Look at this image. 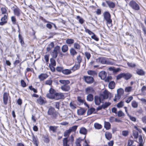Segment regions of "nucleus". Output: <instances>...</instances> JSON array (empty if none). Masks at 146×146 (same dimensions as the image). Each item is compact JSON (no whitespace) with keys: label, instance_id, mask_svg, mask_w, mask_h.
<instances>
[{"label":"nucleus","instance_id":"nucleus-29","mask_svg":"<svg viewBox=\"0 0 146 146\" xmlns=\"http://www.w3.org/2000/svg\"><path fill=\"white\" fill-rule=\"evenodd\" d=\"M77 100L80 104H83L84 103L85 105L87 104L85 100L84 99H82V98L80 96L78 97Z\"/></svg>","mask_w":146,"mask_h":146},{"label":"nucleus","instance_id":"nucleus-26","mask_svg":"<svg viewBox=\"0 0 146 146\" xmlns=\"http://www.w3.org/2000/svg\"><path fill=\"white\" fill-rule=\"evenodd\" d=\"M115 83L113 81L110 82L108 84L109 88L111 89H112L114 88L115 86Z\"/></svg>","mask_w":146,"mask_h":146},{"label":"nucleus","instance_id":"nucleus-20","mask_svg":"<svg viewBox=\"0 0 146 146\" xmlns=\"http://www.w3.org/2000/svg\"><path fill=\"white\" fill-rule=\"evenodd\" d=\"M105 136L107 140L110 141L112 138V135L109 132H106L105 133Z\"/></svg>","mask_w":146,"mask_h":146},{"label":"nucleus","instance_id":"nucleus-32","mask_svg":"<svg viewBox=\"0 0 146 146\" xmlns=\"http://www.w3.org/2000/svg\"><path fill=\"white\" fill-rule=\"evenodd\" d=\"M93 96L91 94H89L87 96V100L88 101H92L93 100Z\"/></svg>","mask_w":146,"mask_h":146},{"label":"nucleus","instance_id":"nucleus-33","mask_svg":"<svg viewBox=\"0 0 146 146\" xmlns=\"http://www.w3.org/2000/svg\"><path fill=\"white\" fill-rule=\"evenodd\" d=\"M132 107L134 108H137L138 106V104L137 102L135 100L132 101L131 103Z\"/></svg>","mask_w":146,"mask_h":146},{"label":"nucleus","instance_id":"nucleus-49","mask_svg":"<svg viewBox=\"0 0 146 146\" xmlns=\"http://www.w3.org/2000/svg\"><path fill=\"white\" fill-rule=\"evenodd\" d=\"M138 133L136 131H133V135L135 139H137L138 136Z\"/></svg>","mask_w":146,"mask_h":146},{"label":"nucleus","instance_id":"nucleus-64","mask_svg":"<svg viewBox=\"0 0 146 146\" xmlns=\"http://www.w3.org/2000/svg\"><path fill=\"white\" fill-rule=\"evenodd\" d=\"M108 144V146H113L114 144V141L113 140L110 141Z\"/></svg>","mask_w":146,"mask_h":146},{"label":"nucleus","instance_id":"nucleus-21","mask_svg":"<svg viewBox=\"0 0 146 146\" xmlns=\"http://www.w3.org/2000/svg\"><path fill=\"white\" fill-rule=\"evenodd\" d=\"M100 95L102 96L104 100L107 99L109 96L108 92L107 90H105L103 92V94H100Z\"/></svg>","mask_w":146,"mask_h":146},{"label":"nucleus","instance_id":"nucleus-52","mask_svg":"<svg viewBox=\"0 0 146 146\" xmlns=\"http://www.w3.org/2000/svg\"><path fill=\"white\" fill-rule=\"evenodd\" d=\"M50 65L53 66H55L56 63L55 60L53 58H51L50 59Z\"/></svg>","mask_w":146,"mask_h":146},{"label":"nucleus","instance_id":"nucleus-22","mask_svg":"<svg viewBox=\"0 0 146 146\" xmlns=\"http://www.w3.org/2000/svg\"><path fill=\"white\" fill-rule=\"evenodd\" d=\"M86 112V110L83 108H81L78 110H77V113L79 115H83Z\"/></svg>","mask_w":146,"mask_h":146},{"label":"nucleus","instance_id":"nucleus-11","mask_svg":"<svg viewBox=\"0 0 146 146\" xmlns=\"http://www.w3.org/2000/svg\"><path fill=\"white\" fill-rule=\"evenodd\" d=\"M37 102L39 104L41 105L44 104L46 102L45 99L41 96L37 100Z\"/></svg>","mask_w":146,"mask_h":146},{"label":"nucleus","instance_id":"nucleus-56","mask_svg":"<svg viewBox=\"0 0 146 146\" xmlns=\"http://www.w3.org/2000/svg\"><path fill=\"white\" fill-rule=\"evenodd\" d=\"M72 73L71 70L68 69H64V74L68 75Z\"/></svg>","mask_w":146,"mask_h":146},{"label":"nucleus","instance_id":"nucleus-60","mask_svg":"<svg viewBox=\"0 0 146 146\" xmlns=\"http://www.w3.org/2000/svg\"><path fill=\"white\" fill-rule=\"evenodd\" d=\"M123 74L124 73H122L117 75L116 77L117 79L119 80L122 78H123Z\"/></svg>","mask_w":146,"mask_h":146},{"label":"nucleus","instance_id":"nucleus-13","mask_svg":"<svg viewBox=\"0 0 146 146\" xmlns=\"http://www.w3.org/2000/svg\"><path fill=\"white\" fill-rule=\"evenodd\" d=\"M99 76L102 79L104 80L106 78L107 73L105 71H102L99 73Z\"/></svg>","mask_w":146,"mask_h":146},{"label":"nucleus","instance_id":"nucleus-16","mask_svg":"<svg viewBox=\"0 0 146 146\" xmlns=\"http://www.w3.org/2000/svg\"><path fill=\"white\" fill-rule=\"evenodd\" d=\"M15 15L17 17H19L21 14V10L18 7L15 8L13 10Z\"/></svg>","mask_w":146,"mask_h":146},{"label":"nucleus","instance_id":"nucleus-19","mask_svg":"<svg viewBox=\"0 0 146 146\" xmlns=\"http://www.w3.org/2000/svg\"><path fill=\"white\" fill-rule=\"evenodd\" d=\"M106 2L110 8H113L115 7V5L113 2L110 1H106Z\"/></svg>","mask_w":146,"mask_h":146},{"label":"nucleus","instance_id":"nucleus-25","mask_svg":"<svg viewBox=\"0 0 146 146\" xmlns=\"http://www.w3.org/2000/svg\"><path fill=\"white\" fill-rule=\"evenodd\" d=\"M132 75L131 74L127 73H124L123 74V78L126 80H128L131 78L132 77Z\"/></svg>","mask_w":146,"mask_h":146},{"label":"nucleus","instance_id":"nucleus-48","mask_svg":"<svg viewBox=\"0 0 146 146\" xmlns=\"http://www.w3.org/2000/svg\"><path fill=\"white\" fill-rule=\"evenodd\" d=\"M124 92V91L121 88H119L117 90V93L120 94V95H123V94Z\"/></svg>","mask_w":146,"mask_h":146},{"label":"nucleus","instance_id":"nucleus-28","mask_svg":"<svg viewBox=\"0 0 146 146\" xmlns=\"http://www.w3.org/2000/svg\"><path fill=\"white\" fill-rule=\"evenodd\" d=\"M80 133L83 135H86L87 133V129L84 127H82L80 129Z\"/></svg>","mask_w":146,"mask_h":146},{"label":"nucleus","instance_id":"nucleus-6","mask_svg":"<svg viewBox=\"0 0 146 146\" xmlns=\"http://www.w3.org/2000/svg\"><path fill=\"white\" fill-rule=\"evenodd\" d=\"M103 98L102 96L96 95L94 97V102L96 105H99L101 103L103 102L104 101Z\"/></svg>","mask_w":146,"mask_h":146},{"label":"nucleus","instance_id":"nucleus-10","mask_svg":"<svg viewBox=\"0 0 146 146\" xmlns=\"http://www.w3.org/2000/svg\"><path fill=\"white\" fill-rule=\"evenodd\" d=\"M64 96V95L63 93H56L55 94V96L52 99L55 100H58L61 99Z\"/></svg>","mask_w":146,"mask_h":146},{"label":"nucleus","instance_id":"nucleus-45","mask_svg":"<svg viewBox=\"0 0 146 146\" xmlns=\"http://www.w3.org/2000/svg\"><path fill=\"white\" fill-rule=\"evenodd\" d=\"M133 99V97L131 96H130L126 99L125 102L127 103H129Z\"/></svg>","mask_w":146,"mask_h":146},{"label":"nucleus","instance_id":"nucleus-2","mask_svg":"<svg viewBox=\"0 0 146 146\" xmlns=\"http://www.w3.org/2000/svg\"><path fill=\"white\" fill-rule=\"evenodd\" d=\"M104 19L106 21L107 25H110L111 26L112 25V20L111 19V15L110 13L108 11H105L104 13Z\"/></svg>","mask_w":146,"mask_h":146},{"label":"nucleus","instance_id":"nucleus-14","mask_svg":"<svg viewBox=\"0 0 146 146\" xmlns=\"http://www.w3.org/2000/svg\"><path fill=\"white\" fill-rule=\"evenodd\" d=\"M8 94L7 92H5L3 95V101L4 104L6 105L8 102Z\"/></svg>","mask_w":146,"mask_h":146},{"label":"nucleus","instance_id":"nucleus-34","mask_svg":"<svg viewBox=\"0 0 146 146\" xmlns=\"http://www.w3.org/2000/svg\"><path fill=\"white\" fill-rule=\"evenodd\" d=\"M70 52L72 56H74L77 54V52L76 50L72 48L70 49Z\"/></svg>","mask_w":146,"mask_h":146},{"label":"nucleus","instance_id":"nucleus-5","mask_svg":"<svg viewBox=\"0 0 146 146\" xmlns=\"http://www.w3.org/2000/svg\"><path fill=\"white\" fill-rule=\"evenodd\" d=\"M48 114L50 115L51 117L53 118H56L58 115V113L55 110L54 108L52 107L48 109Z\"/></svg>","mask_w":146,"mask_h":146},{"label":"nucleus","instance_id":"nucleus-30","mask_svg":"<svg viewBox=\"0 0 146 146\" xmlns=\"http://www.w3.org/2000/svg\"><path fill=\"white\" fill-rule=\"evenodd\" d=\"M32 139L33 140V142L34 144L36 146H38L37 138L33 134L32 135Z\"/></svg>","mask_w":146,"mask_h":146},{"label":"nucleus","instance_id":"nucleus-36","mask_svg":"<svg viewBox=\"0 0 146 146\" xmlns=\"http://www.w3.org/2000/svg\"><path fill=\"white\" fill-rule=\"evenodd\" d=\"M76 19H77L79 20V22L81 24H83L84 22V19L82 18H81L79 16H77L76 17Z\"/></svg>","mask_w":146,"mask_h":146},{"label":"nucleus","instance_id":"nucleus-15","mask_svg":"<svg viewBox=\"0 0 146 146\" xmlns=\"http://www.w3.org/2000/svg\"><path fill=\"white\" fill-rule=\"evenodd\" d=\"M137 138H138V141H137L136 142L139 143L137 146H143L144 142L143 141L142 135H139Z\"/></svg>","mask_w":146,"mask_h":146},{"label":"nucleus","instance_id":"nucleus-18","mask_svg":"<svg viewBox=\"0 0 146 146\" xmlns=\"http://www.w3.org/2000/svg\"><path fill=\"white\" fill-rule=\"evenodd\" d=\"M87 73L89 75L92 76L93 77L97 75V73L96 72L93 70H88L87 71Z\"/></svg>","mask_w":146,"mask_h":146},{"label":"nucleus","instance_id":"nucleus-3","mask_svg":"<svg viewBox=\"0 0 146 146\" xmlns=\"http://www.w3.org/2000/svg\"><path fill=\"white\" fill-rule=\"evenodd\" d=\"M82 79L86 83L88 84H91L94 81V78L92 76H84Z\"/></svg>","mask_w":146,"mask_h":146},{"label":"nucleus","instance_id":"nucleus-39","mask_svg":"<svg viewBox=\"0 0 146 146\" xmlns=\"http://www.w3.org/2000/svg\"><path fill=\"white\" fill-rule=\"evenodd\" d=\"M124 105V102L121 101L117 104V106L118 108H122Z\"/></svg>","mask_w":146,"mask_h":146},{"label":"nucleus","instance_id":"nucleus-42","mask_svg":"<svg viewBox=\"0 0 146 146\" xmlns=\"http://www.w3.org/2000/svg\"><path fill=\"white\" fill-rule=\"evenodd\" d=\"M111 103L110 102H106L104 104H102L103 109H105L107 108L108 106L110 105Z\"/></svg>","mask_w":146,"mask_h":146},{"label":"nucleus","instance_id":"nucleus-27","mask_svg":"<svg viewBox=\"0 0 146 146\" xmlns=\"http://www.w3.org/2000/svg\"><path fill=\"white\" fill-rule=\"evenodd\" d=\"M80 64H76L72 68L71 70L73 71H74L76 70H78L80 67Z\"/></svg>","mask_w":146,"mask_h":146},{"label":"nucleus","instance_id":"nucleus-12","mask_svg":"<svg viewBox=\"0 0 146 146\" xmlns=\"http://www.w3.org/2000/svg\"><path fill=\"white\" fill-rule=\"evenodd\" d=\"M48 75L46 74L42 73L38 76V78L40 81H42L46 79Z\"/></svg>","mask_w":146,"mask_h":146},{"label":"nucleus","instance_id":"nucleus-62","mask_svg":"<svg viewBox=\"0 0 146 146\" xmlns=\"http://www.w3.org/2000/svg\"><path fill=\"white\" fill-rule=\"evenodd\" d=\"M122 134L125 137L127 136L128 134V131L126 130L123 131H122Z\"/></svg>","mask_w":146,"mask_h":146},{"label":"nucleus","instance_id":"nucleus-55","mask_svg":"<svg viewBox=\"0 0 146 146\" xmlns=\"http://www.w3.org/2000/svg\"><path fill=\"white\" fill-rule=\"evenodd\" d=\"M91 38L94 40L96 41H98L99 40V38H98L95 34L94 33V34L93 35L91 36Z\"/></svg>","mask_w":146,"mask_h":146},{"label":"nucleus","instance_id":"nucleus-43","mask_svg":"<svg viewBox=\"0 0 146 146\" xmlns=\"http://www.w3.org/2000/svg\"><path fill=\"white\" fill-rule=\"evenodd\" d=\"M95 128L97 129H100L102 128V126L101 125L97 123H95L94 124Z\"/></svg>","mask_w":146,"mask_h":146},{"label":"nucleus","instance_id":"nucleus-51","mask_svg":"<svg viewBox=\"0 0 146 146\" xmlns=\"http://www.w3.org/2000/svg\"><path fill=\"white\" fill-rule=\"evenodd\" d=\"M121 98V95L117 93L115 94L114 98L113 99L114 101H116L117 100H119Z\"/></svg>","mask_w":146,"mask_h":146},{"label":"nucleus","instance_id":"nucleus-40","mask_svg":"<svg viewBox=\"0 0 146 146\" xmlns=\"http://www.w3.org/2000/svg\"><path fill=\"white\" fill-rule=\"evenodd\" d=\"M97 62H96V61H92L90 62V64L91 66H93L94 68H97L98 67L99 65H95L96 63Z\"/></svg>","mask_w":146,"mask_h":146},{"label":"nucleus","instance_id":"nucleus-4","mask_svg":"<svg viewBox=\"0 0 146 146\" xmlns=\"http://www.w3.org/2000/svg\"><path fill=\"white\" fill-rule=\"evenodd\" d=\"M129 5L130 7L134 10L138 11L140 10V8L139 5L133 0L131 1Z\"/></svg>","mask_w":146,"mask_h":146},{"label":"nucleus","instance_id":"nucleus-53","mask_svg":"<svg viewBox=\"0 0 146 146\" xmlns=\"http://www.w3.org/2000/svg\"><path fill=\"white\" fill-rule=\"evenodd\" d=\"M134 143V141L133 140L129 139L128 141L127 146H131Z\"/></svg>","mask_w":146,"mask_h":146},{"label":"nucleus","instance_id":"nucleus-59","mask_svg":"<svg viewBox=\"0 0 146 146\" xmlns=\"http://www.w3.org/2000/svg\"><path fill=\"white\" fill-rule=\"evenodd\" d=\"M77 60L78 61L77 63L80 64V63L82 61V59L80 55L78 56L77 57Z\"/></svg>","mask_w":146,"mask_h":146},{"label":"nucleus","instance_id":"nucleus-17","mask_svg":"<svg viewBox=\"0 0 146 146\" xmlns=\"http://www.w3.org/2000/svg\"><path fill=\"white\" fill-rule=\"evenodd\" d=\"M136 74L139 75L143 76L145 74V72L141 69H137L136 70Z\"/></svg>","mask_w":146,"mask_h":146},{"label":"nucleus","instance_id":"nucleus-46","mask_svg":"<svg viewBox=\"0 0 146 146\" xmlns=\"http://www.w3.org/2000/svg\"><path fill=\"white\" fill-rule=\"evenodd\" d=\"M74 47L76 49L80 50V44L77 43H74Z\"/></svg>","mask_w":146,"mask_h":146},{"label":"nucleus","instance_id":"nucleus-61","mask_svg":"<svg viewBox=\"0 0 146 146\" xmlns=\"http://www.w3.org/2000/svg\"><path fill=\"white\" fill-rule=\"evenodd\" d=\"M1 11L2 14H5L6 13L7 10L5 7H3L1 8Z\"/></svg>","mask_w":146,"mask_h":146},{"label":"nucleus","instance_id":"nucleus-35","mask_svg":"<svg viewBox=\"0 0 146 146\" xmlns=\"http://www.w3.org/2000/svg\"><path fill=\"white\" fill-rule=\"evenodd\" d=\"M66 42L67 44L71 45L74 43V40L72 39H68L66 40Z\"/></svg>","mask_w":146,"mask_h":146},{"label":"nucleus","instance_id":"nucleus-31","mask_svg":"<svg viewBox=\"0 0 146 146\" xmlns=\"http://www.w3.org/2000/svg\"><path fill=\"white\" fill-rule=\"evenodd\" d=\"M86 92L87 93H93L94 92V89L92 87H89L87 88L86 90Z\"/></svg>","mask_w":146,"mask_h":146},{"label":"nucleus","instance_id":"nucleus-38","mask_svg":"<svg viewBox=\"0 0 146 146\" xmlns=\"http://www.w3.org/2000/svg\"><path fill=\"white\" fill-rule=\"evenodd\" d=\"M57 127L54 126H50L49 127V130L52 131L54 133H55L56 132V130Z\"/></svg>","mask_w":146,"mask_h":146},{"label":"nucleus","instance_id":"nucleus-41","mask_svg":"<svg viewBox=\"0 0 146 146\" xmlns=\"http://www.w3.org/2000/svg\"><path fill=\"white\" fill-rule=\"evenodd\" d=\"M70 106L72 109H75L77 107L76 105L74 103V102H71L70 104Z\"/></svg>","mask_w":146,"mask_h":146},{"label":"nucleus","instance_id":"nucleus-54","mask_svg":"<svg viewBox=\"0 0 146 146\" xmlns=\"http://www.w3.org/2000/svg\"><path fill=\"white\" fill-rule=\"evenodd\" d=\"M132 90V87L129 86L126 87L125 88V90L126 92H130Z\"/></svg>","mask_w":146,"mask_h":146},{"label":"nucleus","instance_id":"nucleus-7","mask_svg":"<svg viewBox=\"0 0 146 146\" xmlns=\"http://www.w3.org/2000/svg\"><path fill=\"white\" fill-rule=\"evenodd\" d=\"M56 93L55 90L52 88H50L49 90V93L46 94V97L49 99H52Z\"/></svg>","mask_w":146,"mask_h":146},{"label":"nucleus","instance_id":"nucleus-50","mask_svg":"<svg viewBox=\"0 0 146 146\" xmlns=\"http://www.w3.org/2000/svg\"><path fill=\"white\" fill-rule=\"evenodd\" d=\"M85 54L87 59L89 60L91 57V55L90 53L88 52H85Z\"/></svg>","mask_w":146,"mask_h":146},{"label":"nucleus","instance_id":"nucleus-1","mask_svg":"<svg viewBox=\"0 0 146 146\" xmlns=\"http://www.w3.org/2000/svg\"><path fill=\"white\" fill-rule=\"evenodd\" d=\"M78 126L74 125L69 128L64 132V146H70L72 145L74 141V137L73 135L70 136L72 132H75Z\"/></svg>","mask_w":146,"mask_h":146},{"label":"nucleus","instance_id":"nucleus-63","mask_svg":"<svg viewBox=\"0 0 146 146\" xmlns=\"http://www.w3.org/2000/svg\"><path fill=\"white\" fill-rule=\"evenodd\" d=\"M96 14L98 15H100L102 14L101 10L100 9H98L96 11Z\"/></svg>","mask_w":146,"mask_h":146},{"label":"nucleus","instance_id":"nucleus-57","mask_svg":"<svg viewBox=\"0 0 146 146\" xmlns=\"http://www.w3.org/2000/svg\"><path fill=\"white\" fill-rule=\"evenodd\" d=\"M85 31L86 33H88L90 35H93L94 34V33L88 29H85Z\"/></svg>","mask_w":146,"mask_h":146},{"label":"nucleus","instance_id":"nucleus-9","mask_svg":"<svg viewBox=\"0 0 146 146\" xmlns=\"http://www.w3.org/2000/svg\"><path fill=\"white\" fill-rule=\"evenodd\" d=\"M96 62L97 63H101L103 64L106 63L107 60L104 57H100L96 59Z\"/></svg>","mask_w":146,"mask_h":146},{"label":"nucleus","instance_id":"nucleus-47","mask_svg":"<svg viewBox=\"0 0 146 146\" xmlns=\"http://www.w3.org/2000/svg\"><path fill=\"white\" fill-rule=\"evenodd\" d=\"M56 70L58 72H62L64 74V70L63 67H57L56 68Z\"/></svg>","mask_w":146,"mask_h":146},{"label":"nucleus","instance_id":"nucleus-8","mask_svg":"<svg viewBox=\"0 0 146 146\" xmlns=\"http://www.w3.org/2000/svg\"><path fill=\"white\" fill-rule=\"evenodd\" d=\"M60 49V47L58 46H57L54 48L52 54L53 58H56L58 56V53L59 52Z\"/></svg>","mask_w":146,"mask_h":146},{"label":"nucleus","instance_id":"nucleus-23","mask_svg":"<svg viewBox=\"0 0 146 146\" xmlns=\"http://www.w3.org/2000/svg\"><path fill=\"white\" fill-rule=\"evenodd\" d=\"M104 127L106 130H109L111 128V125L108 122H104Z\"/></svg>","mask_w":146,"mask_h":146},{"label":"nucleus","instance_id":"nucleus-44","mask_svg":"<svg viewBox=\"0 0 146 146\" xmlns=\"http://www.w3.org/2000/svg\"><path fill=\"white\" fill-rule=\"evenodd\" d=\"M117 115L119 117H124L125 114L122 111L119 110L118 112Z\"/></svg>","mask_w":146,"mask_h":146},{"label":"nucleus","instance_id":"nucleus-37","mask_svg":"<svg viewBox=\"0 0 146 146\" xmlns=\"http://www.w3.org/2000/svg\"><path fill=\"white\" fill-rule=\"evenodd\" d=\"M95 111V108H91L88 110L87 112V115H89L91 114Z\"/></svg>","mask_w":146,"mask_h":146},{"label":"nucleus","instance_id":"nucleus-58","mask_svg":"<svg viewBox=\"0 0 146 146\" xmlns=\"http://www.w3.org/2000/svg\"><path fill=\"white\" fill-rule=\"evenodd\" d=\"M128 116L130 119L131 121L133 122H135L136 121V119L135 117L130 115H128Z\"/></svg>","mask_w":146,"mask_h":146},{"label":"nucleus","instance_id":"nucleus-24","mask_svg":"<svg viewBox=\"0 0 146 146\" xmlns=\"http://www.w3.org/2000/svg\"><path fill=\"white\" fill-rule=\"evenodd\" d=\"M18 37L19 41L21 43V45L22 46H24L25 44L23 40V38L20 34L19 35Z\"/></svg>","mask_w":146,"mask_h":146}]
</instances>
